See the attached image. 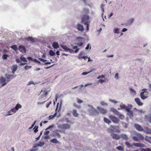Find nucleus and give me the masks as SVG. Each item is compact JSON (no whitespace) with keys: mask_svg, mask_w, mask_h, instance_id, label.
<instances>
[{"mask_svg":"<svg viewBox=\"0 0 151 151\" xmlns=\"http://www.w3.org/2000/svg\"><path fill=\"white\" fill-rule=\"evenodd\" d=\"M133 139L136 141L138 142L139 140H142L144 139V137L140 134L136 132L135 134V136H134L132 137Z\"/></svg>","mask_w":151,"mask_h":151,"instance_id":"obj_1","label":"nucleus"},{"mask_svg":"<svg viewBox=\"0 0 151 151\" xmlns=\"http://www.w3.org/2000/svg\"><path fill=\"white\" fill-rule=\"evenodd\" d=\"M89 17L88 15H84L82 18V23L86 25L88 23H90V22L89 20Z\"/></svg>","mask_w":151,"mask_h":151,"instance_id":"obj_2","label":"nucleus"},{"mask_svg":"<svg viewBox=\"0 0 151 151\" xmlns=\"http://www.w3.org/2000/svg\"><path fill=\"white\" fill-rule=\"evenodd\" d=\"M109 118L114 123L117 124L119 122L120 120L119 118L113 115H110Z\"/></svg>","mask_w":151,"mask_h":151,"instance_id":"obj_3","label":"nucleus"},{"mask_svg":"<svg viewBox=\"0 0 151 151\" xmlns=\"http://www.w3.org/2000/svg\"><path fill=\"white\" fill-rule=\"evenodd\" d=\"M116 128H118V126L111 125L110 127V128L109 129V132L111 133L113 132H119V130L116 129Z\"/></svg>","mask_w":151,"mask_h":151,"instance_id":"obj_4","label":"nucleus"},{"mask_svg":"<svg viewBox=\"0 0 151 151\" xmlns=\"http://www.w3.org/2000/svg\"><path fill=\"white\" fill-rule=\"evenodd\" d=\"M74 120L73 118H70V119L69 118H67V129L70 128V125L74 122Z\"/></svg>","mask_w":151,"mask_h":151,"instance_id":"obj_5","label":"nucleus"},{"mask_svg":"<svg viewBox=\"0 0 151 151\" xmlns=\"http://www.w3.org/2000/svg\"><path fill=\"white\" fill-rule=\"evenodd\" d=\"M148 92L147 91L142 92L140 93V97L142 99L144 100L148 97Z\"/></svg>","mask_w":151,"mask_h":151,"instance_id":"obj_6","label":"nucleus"},{"mask_svg":"<svg viewBox=\"0 0 151 151\" xmlns=\"http://www.w3.org/2000/svg\"><path fill=\"white\" fill-rule=\"evenodd\" d=\"M49 91H50L47 90L46 88H45L44 90H42L40 92L42 94L41 96L44 97V98H47V96Z\"/></svg>","mask_w":151,"mask_h":151,"instance_id":"obj_7","label":"nucleus"},{"mask_svg":"<svg viewBox=\"0 0 151 151\" xmlns=\"http://www.w3.org/2000/svg\"><path fill=\"white\" fill-rule=\"evenodd\" d=\"M129 110H127V111L128 115L129 116V117L131 118L133 117V111H132L131 110V109L132 107V105H129Z\"/></svg>","mask_w":151,"mask_h":151,"instance_id":"obj_8","label":"nucleus"},{"mask_svg":"<svg viewBox=\"0 0 151 151\" xmlns=\"http://www.w3.org/2000/svg\"><path fill=\"white\" fill-rule=\"evenodd\" d=\"M145 121L151 123V114L145 115Z\"/></svg>","mask_w":151,"mask_h":151,"instance_id":"obj_9","label":"nucleus"},{"mask_svg":"<svg viewBox=\"0 0 151 151\" xmlns=\"http://www.w3.org/2000/svg\"><path fill=\"white\" fill-rule=\"evenodd\" d=\"M19 50L22 53H25L26 51V48L24 46L21 45L19 47Z\"/></svg>","mask_w":151,"mask_h":151,"instance_id":"obj_10","label":"nucleus"},{"mask_svg":"<svg viewBox=\"0 0 151 151\" xmlns=\"http://www.w3.org/2000/svg\"><path fill=\"white\" fill-rule=\"evenodd\" d=\"M134 126L136 129L139 131H143L144 129L141 126L138 124H135Z\"/></svg>","mask_w":151,"mask_h":151,"instance_id":"obj_11","label":"nucleus"},{"mask_svg":"<svg viewBox=\"0 0 151 151\" xmlns=\"http://www.w3.org/2000/svg\"><path fill=\"white\" fill-rule=\"evenodd\" d=\"M0 83H3L1 87H2V86H5L6 84V83L5 82L6 81V79L3 77L2 76L1 77L0 79Z\"/></svg>","mask_w":151,"mask_h":151,"instance_id":"obj_12","label":"nucleus"},{"mask_svg":"<svg viewBox=\"0 0 151 151\" xmlns=\"http://www.w3.org/2000/svg\"><path fill=\"white\" fill-rule=\"evenodd\" d=\"M77 29L78 30L81 32H83L84 30L83 26L79 23L77 24Z\"/></svg>","mask_w":151,"mask_h":151,"instance_id":"obj_13","label":"nucleus"},{"mask_svg":"<svg viewBox=\"0 0 151 151\" xmlns=\"http://www.w3.org/2000/svg\"><path fill=\"white\" fill-rule=\"evenodd\" d=\"M143 131H144L147 134H151V129L148 127H145Z\"/></svg>","mask_w":151,"mask_h":151,"instance_id":"obj_14","label":"nucleus"},{"mask_svg":"<svg viewBox=\"0 0 151 151\" xmlns=\"http://www.w3.org/2000/svg\"><path fill=\"white\" fill-rule=\"evenodd\" d=\"M83 39V38L82 37H78L77 38V39L79 41H80L81 42H79L77 43V45L79 46H82L83 45V43L82 42V40Z\"/></svg>","mask_w":151,"mask_h":151,"instance_id":"obj_15","label":"nucleus"},{"mask_svg":"<svg viewBox=\"0 0 151 151\" xmlns=\"http://www.w3.org/2000/svg\"><path fill=\"white\" fill-rule=\"evenodd\" d=\"M111 136L112 137L113 139H119L120 138V135H119L117 134H112Z\"/></svg>","mask_w":151,"mask_h":151,"instance_id":"obj_16","label":"nucleus"},{"mask_svg":"<svg viewBox=\"0 0 151 151\" xmlns=\"http://www.w3.org/2000/svg\"><path fill=\"white\" fill-rule=\"evenodd\" d=\"M133 145L135 146H136L137 147H145V145L143 144L140 143H133Z\"/></svg>","mask_w":151,"mask_h":151,"instance_id":"obj_17","label":"nucleus"},{"mask_svg":"<svg viewBox=\"0 0 151 151\" xmlns=\"http://www.w3.org/2000/svg\"><path fill=\"white\" fill-rule=\"evenodd\" d=\"M98 109L99 111L101 112V113L104 114H106L107 112V110L106 109H104L103 108L98 107L97 108Z\"/></svg>","mask_w":151,"mask_h":151,"instance_id":"obj_18","label":"nucleus"},{"mask_svg":"<svg viewBox=\"0 0 151 151\" xmlns=\"http://www.w3.org/2000/svg\"><path fill=\"white\" fill-rule=\"evenodd\" d=\"M135 101L137 104L139 106H141L143 105V103L140 101L139 98H137L135 99Z\"/></svg>","mask_w":151,"mask_h":151,"instance_id":"obj_19","label":"nucleus"},{"mask_svg":"<svg viewBox=\"0 0 151 151\" xmlns=\"http://www.w3.org/2000/svg\"><path fill=\"white\" fill-rule=\"evenodd\" d=\"M17 69V66L16 65H14L12 66V73H14L15 71Z\"/></svg>","mask_w":151,"mask_h":151,"instance_id":"obj_20","label":"nucleus"},{"mask_svg":"<svg viewBox=\"0 0 151 151\" xmlns=\"http://www.w3.org/2000/svg\"><path fill=\"white\" fill-rule=\"evenodd\" d=\"M120 107L121 108L125 109L126 111H128L129 108V106L127 107L124 104H121L120 105Z\"/></svg>","mask_w":151,"mask_h":151,"instance_id":"obj_21","label":"nucleus"},{"mask_svg":"<svg viewBox=\"0 0 151 151\" xmlns=\"http://www.w3.org/2000/svg\"><path fill=\"white\" fill-rule=\"evenodd\" d=\"M52 47L55 49H57L59 47V46L57 42H53L52 44Z\"/></svg>","mask_w":151,"mask_h":151,"instance_id":"obj_22","label":"nucleus"},{"mask_svg":"<svg viewBox=\"0 0 151 151\" xmlns=\"http://www.w3.org/2000/svg\"><path fill=\"white\" fill-rule=\"evenodd\" d=\"M26 40L28 41H29L32 42H35V39L32 37H28L26 38Z\"/></svg>","mask_w":151,"mask_h":151,"instance_id":"obj_23","label":"nucleus"},{"mask_svg":"<svg viewBox=\"0 0 151 151\" xmlns=\"http://www.w3.org/2000/svg\"><path fill=\"white\" fill-rule=\"evenodd\" d=\"M85 54L84 52L81 51L80 52L78 56V58L79 59H82V57L84 56Z\"/></svg>","mask_w":151,"mask_h":151,"instance_id":"obj_24","label":"nucleus"},{"mask_svg":"<svg viewBox=\"0 0 151 151\" xmlns=\"http://www.w3.org/2000/svg\"><path fill=\"white\" fill-rule=\"evenodd\" d=\"M117 115L118 116L119 118L122 120L124 119L125 118V116L124 115L121 114L119 112V114H117Z\"/></svg>","mask_w":151,"mask_h":151,"instance_id":"obj_25","label":"nucleus"},{"mask_svg":"<svg viewBox=\"0 0 151 151\" xmlns=\"http://www.w3.org/2000/svg\"><path fill=\"white\" fill-rule=\"evenodd\" d=\"M111 110L115 114L117 115L119 114V111L114 108H111Z\"/></svg>","mask_w":151,"mask_h":151,"instance_id":"obj_26","label":"nucleus"},{"mask_svg":"<svg viewBox=\"0 0 151 151\" xmlns=\"http://www.w3.org/2000/svg\"><path fill=\"white\" fill-rule=\"evenodd\" d=\"M120 138L125 140H127L128 139L127 136L124 134H122L120 135Z\"/></svg>","mask_w":151,"mask_h":151,"instance_id":"obj_27","label":"nucleus"},{"mask_svg":"<svg viewBox=\"0 0 151 151\" xmlns=\"http://www.w3.org/2000/svg\"><path fill=\"white\" fill-rule=\"evenodd\" d=\"M73 115L75 117L78 116V114L77 113V110L76 109H73L72 112Z\"/></svg>","mask_w":151,"mask_h":151,"instance_id":"obj_28","label":"nucleus"},{"mask_svg":"<svg viewBox=\"0 0 151 151\" xmlns=\"http://www.w3.org/2000/svg\"><path fill=\"white\" fill-rule=\"evenodd\" d=\"M145 139L146 141L151 143V137H149L148 136H146L145 137Z\"/></svg>","mask_w":151,"mask_h":151,"instance_id":"obj_29","label":"nucleus"},{"mask_svg":"<svg viewBox=\"0 0 151 151\" xmlns=\"http://www.w3.org/2000/svg\"><path fill=\"white\" fill-rule=\"evenodd\" d=\"M104 122L105 123H106L108 124H110L111 123V121L109 119H107L106 118H105V117L104 118Z\"/></svg>","mask_w":151,"mask_h":151,"instance_id":"obj_30","label":"nucleus"},{"mask_svg":"<svg viewBox=\"0 0 151 151\" xmlns=\"http://www.w3.org/2000/svg\"><path fill=\"white\" fill-rule=\"evenodd\" d=\"M50 142L52 143H58L59 142L55 138H54L51 139L50 140Z\"/></svg>","mask_w":151,"mask_h":151,"instance_id":"obj_31","label":"nucleus"},{"mask_svg":"<svg viewBox=\"0 0 151 151\" xmlns=\"http://www.w3.org/2000/svg\"><path fill=\"white\" fill-rule=\"evenodd\" d=\"M125 144L127 147L128 148H130L132 147V145H131L129 142H125Z\"/></svg>","mask_w":151,"mask_h":151,"instance_id":"obj_32","label":"nucleus"},{"mask_svg":"<svg viewBox=\"0 0 151 151\" xmlns=\"http://www.w3.org/2000/svg\"><path fill=\"white\" fill-rule=\"evenodd\" d=\"M22 107V106L21 104H17L15 107V109H16V110L17 111L19 109L21 108Z\"/></svg>","mask_w":151,"mask_h":151,"instance_id":"obj_33","label":"nucleus"},{"mask_svg":"<svg viewBox=\"0 0 151 151\" xmlns=\"http://www.w3.org/2000/svg\"><path fill=\"white\" fill-rule=\"evenodd\" d=\"M11 48L13 49L15 51H16L18 50V47L16 45H14L11 47Z\"/></svg>","mask_w":151,"mask_h":151,"instance_id":"obj_34","label":"nucleus"},{"mask_svg":"<svg viewBox=\"0 0 151 151\" xmlns=\"http://www.w3.org/2000/svg\"><path fill=\"white\" fill-rule=\"evenodd\" d=\"M49 55L51 56H53L55 55V52L52 50H50L49 52Z\"/></svg>","mask_w":151,"mask_h":151,"instance_id":"obj_35","label":"nucleus"},{"mask_svg":"<svg viewBox=\"0 0 151 151\" xmlns=\"http://www.w3.org/2000/svg\"><path fill=\"white\" fill-rule=\"evenodd\" d=\"M89 12V10L88 9H83V14H88Z\"/></svg>","mask_w":151,"mask_h":151,"instance_id":"obj_36","label":"nucleus"},{"mask_svg":"<svg viewBox=\"0 0 151 151\" xmlns=\"http://www.w3.org/2000/svg\"><path fill=\"white\" fill-rule=\"evenodd\" d=\"M20 59L23 62H27V61L26 60V58L24 57H20Z\"/></svg>","mask_w":151,"mask_h":151,"instance_id":"obj_37","label":"nucleus"},{"mask_svg":"<svg viewBox=\"0 0 151 151\" xmlns=\"http://www.w3.org/2000/svg\"><path fill=\"white\" fill-rule=\"evenodd\" d=\"M116 149L121 151H123L124 150L123 148L121 146H119L116 147Z\"/></svg>","mask_w":151,"mask_h":151,"instance_id":"obj_38","label":"nucleus"},{"mask_svg":"<svg viewBox=\"0 0 151 151\" xmlns=\"http://www.w3.org/2000/svg\"><path fill=\"white\" fill-rule=\"evenodd\" d=\"M141 150V151H151V149L150 148H142Z\"/></svg>","mask_w":151,"mask_h":151,"instance_id":"obj_39","label":"nucleus"},{"mask_svg":"<svg viewBox=\"0 0 151 151\" xmlns=\"http://www.w3.org/2000/svg\"><path fill=\"white\" fill-rule=\"evenodd\" d=\"M45 143L44 142H40L37 144V146H42L44 145Z\"/></svg>","mask_w":151,"mask_h":151,"instance_id":"obj_40","label":"nucleus"},{"mask_svg":"<svg viewBox=\"0 0 151 151\" xmlns=\"http://www.w3.org/2000/svg\"><path fill=\"white\" fill-rule=\"evenodd\" d=\"M134 18H132L129 20L128 22V24H131L134 21Z\"/></svg>","mask_w":151,"mask_h":151,"instance_id":"obj_41","label":"nucleus"},{"mask_svg":"<svg viewBox=\"0 0 151 151\" xmlns=\"http://www.w3.org/2000/svg\"><path fill=\"white\" fill-rule=\"evenodd\" d=\"M92 111L93 112V114H98V112L96 110L93 109L92 110Z\"/></svg>","mask_w":151,"mask_h":151,"instance_id":"obj_42","label":"nucleus"},{"mask_svg":"<svg viewBox=\"0 0 151 151\" xmlns=\"http://www.w3.org/2000/svg\"><path fill=\"white\" fill-rule=\"evenodd\" d=\"M47 98H44V97L41 96L40 97L39 99V101H42L45 100Z\"/></svg>","mask_w":151,"mask_h":151,"instance_id":"obj_43","label":"nucleus"},{"mask_svg":"<svg viewBox=\"0 0 151 151\" xmlns=\"http://www.w3.org/2000/svg\"><path fill=\"white\" fill-rule=\"evenodd\" d=\"M36 146H34L33 148L30 150V151H37V149L36 148Z\"/></svg>","mask_w":151,"mask_h":151,"instance_id":"obj_44","label":"nucleus"},{"mask_svg":"<svg viewBox=\"0 0 151 151\" xmlns=\"http://www.w3.org/2000/svg\"><path fill=\"white\" fill-rule=\"evenodd\" d=\"M94 70V69H93L91 70V71H89V72H83V73H82V75H86L87 74L91 73V72H92V71H93V70Z\"/></svg>","mask_w":151,"mask_h":151,"instance_id":"obj_45","label":"nucleus"},{"mask_svg":"<svg viewBox=\"0 0 151 151\" xmlns=\"http://www.w3.org/2000/svg\"><path fill=\"white\" fill-rule=\"evenodd\" d=\"M32 68V66L26 65L24 67V68L26 70H27L31 68Z\"/></svg>","mask_w":151,"mask_h":151,"instance_id":"obj_46","label":"nucleus"},{"mask_svg":"<svg viewBox=\"0 0 151 151\" xmlns=\"http://www.w3.org/2000/svg\"><path fill=\"white\" fill-rule=\"evenodd\" d=\"M98 81L100 83H103L106 81V79H105L104 80L100 79V80H99Z\"/></svg>","mask_w":151,"mask_h":151,"instance_id":"obj_47","label":"nucleus"},{"mask_svg":"<svg viewBox=\"0 0 151 151\" xmlns=\"http://www.w3.org/2000/svg\"><path fill=\"white\" fill-rule=\"evenodd\" d=\"M7 57H8V55H7L4 54L2 56V58L3 59L6 60V59H7Z\"/></svg>","mask_w":151,"mask_h":151,"instance_id":"obj_48","label":"nucleus"},{"mask_svg":"<svg viewBox=\"0 0 151 151\" xmlns=\"http://www.w3.org/2000/svg\"><path fill=\"white\" fill-rule=\"evenodd\" d=\"M11 111H12L13 114L14 113H15L17 111L16 110V109H15V107L11 109Z\"/></svg>","mask_w":151,"mask_h":151,"instance_id":"obj_49","label":"nucleus"},{"mask_svg":"<svg viewBox=\"0 0 151 151\" xmlns=\"http://www.w3.org/2000/svg\"><path fill=\"white\" fill-rule=\"evenodd\" d=\"M114 32L115 33L118 34L119 33V30L118 29H115L114 30Z\"/></svg>","mask_w":151,"mask_h":151,"instance_id":"obj_50","label":"nucleus"},{"mask_svg":"<svg viewBox=\"0 0 151 151\" xmlns=\"http://www.w3.org/2000/svg\"><path fill=\"white\" fill-rule=\"evenodd\" d=\"M109 101H110L112 102H113L114 104H116L117 103V101H116L114 100L109 99Z\"/></svg>","mask_w":151,"mask_h":151,"instance_id":"obj_51","label":"nucleus"},{"mask_svg":"<svg viewBox=\"0 0 151 151\" xmlns=\"http://www.w3.org/2000/svg\"><path fill=\"white\" fill-rule=\"evenodd\" d=\"M104 4H102L101 5V8L103 12H104Z\"/></svg>","mask_w":151,"mask_h":151,"instance_id":"obj_52","label":"nucleus"},{"mask_svg":"<svg viewBox=\"0 0 151 151\" xmlns=\"http://www.w3.org/2000/svg\"><path fill=\"white\" fill-rule=\"evenodd\" d=\"M36 127V128L34 130V132L35 133H36L38 131V126H35V127L34 128V129Z\"/></svg>","mask_w":151,"mask_h":151,"instance_id":"obj_53","label":"nucleus"},{"mask_svg":"<svg viewBox=\"0 0 151 151\" xmlns=\"http://www.w3.org/2000/svg\"><path fill=\"white\" fill-rule=\"evenodd\" d=\"M114 78L116 79H119V74L118 73H116L115 75Z\"/></svg>","mask_w":151,"mask_h":151,"instance_id":"obj_54","label":"nucleus"},{"mask_svg":"<svg viewBox=\"0 0 151 151\" xmlns=\"http://www.w3.org/2000/svg\"><path fill=\"white\" fill-rule=\"evenodd\" d=\"M104 77H105V76L104 75H100L97 78L99 79V78H104Z\"/></svg>","mask_w":151,"mask_h":151,"instance_id":"obj_55","label":"nucleus"},{"mask_svg":"<svg viewBox=\"0 0 151 151\" xmlns=\"http://www.w3.org/2000/svg\"><path fill=\"white\" fill-rule=\"evenodd\" d=\"M77 101L78 103H81L83 102V101L78 98L77 99Z\"/></svg>","mask_w":151,"mask_h":151,"instance_id":"obj_56","label":"nucleus"},{"mask_svg":"<svg viewBox=\"0 0 151 151\" xmlns=\"http://www.w3.org/2000/svg\"><path fill=\"white\" fill-rule=\"evenodd\" d=\"M39 60H40L41 61L43 62H45L46 61V60H44V59L42 58H39Z\"/></svg>","mask_w":151,"mask_h":151,"instance_id":"obj_57","label":"nucleus"},{"mask_svg":"<svg viewBox=\"0 0 151 151\" xmlns=\"http://www.w3.org/2000/svg\"><path fill=\"white\" fill-rule=\"evenodd\" d=\"M8 114L7 115H11L13 114V113L12 112V111H11V110H10L8 112Z\"/></svg>","mask_w":151,"mask_h":151,"instance_id":"obj_58","label":"nucleus"},{"mask_svg":"<svg viewBox=\"0 0 151 151\" xmlns=\"http://www.w3.org/2000/svg\"><path fill=\"white\" fill-rule=\"evenodd\" d=\"M32 84H34V82L32 81H29L27 84V86H29Z\"/></svg>","mask_w":151,"mask_h":151,"instance_id":"obj_59","label":"nucleus"},{"mask_svg":"<svg viewBox=\"0 0 151 151\" xmlns=\"http://www.w3.org/2000/svg\"><path fill=\"white\" fill-rule=\"evenodd\" d=\"M46 101H43L42 102H37V104L38 105L43 104H44Z\"/></svg>","mask_w":151,"mask_h":151,"instance_id":"obj_60","label":"nucleus"},{"mask_svg":"<svg viewBox=\"0 0 151 151\" xmlns=\"http://www.w3.org/2000/svg\"><path fill=\"white\" fill-rule=\"evenodd\" d=\"M101 105H106L107 104L106 103H105L104 101H101Z\"/></svg>","mask_w":151,"mask_h":151,"instance_id":"obj_61","label":"nucleus"},{"mask_svg":"<svg viewBox=\"0 0 151 151\" xmlns=\"http://www.w3.org/2000/svg\"><path fill=\"white\" fill-rule=\"evenodd\" d=\"M52 102L51 101H50L48 104H47L46 105V107L47 108H48L49 107V106L50 104H52Z\"/></svg>","mask_w":151,"mask_h":151,"instance_id":"obj_62","label":"nucleus"},{"mask_svg":"<svg viewBox=\"0 0 151 151\" xmlns=\"http://www.w3.org/2000/svg\"><path fill=\"white\" fill-rule=\"evenodd\" d=\"M27 58L29 60L31 61H33V59L31 57H28Z\"/></svg>","mask_w":151,"mask_h":151,"instance_id":"obj_63","label":"nucleus"},{"mask_svg":"<svg viewBox=\"0 0 151 151\" xmlns=\"http://www.w3.org/2000/svg\"><path fill=\"white\" fill-rule=\"evenodd\" d=\"M89 24L90 23H88L86 24V30H88L89 29Z\"/></svg>","mask_w":151,"mask_h":151,"instance_id":"obj_64","label":"nucleus"}]
</instances>
